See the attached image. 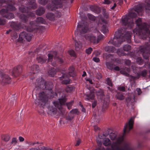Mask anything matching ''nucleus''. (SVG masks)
<instances>
[{
  "mask_svg": "<svg viewBox=\"0 0 150 150\" xmlns=\"http://www.w3.org/2000/svg\"><path fill=\"white\" fill-rule=\"evenodd\" d=\"M136 17L137 15L135 13L132 12H129L128 15L122 17V23L124 25H127L128 27L131 28L134 25V22L135 21L136 24L140 29L139 34L141 36L143 39L146 38L147 36H149L150 34V32L149 29V26L145 23L141 25V18H139L136 20Z\"/></svg>",
  "mask_w": 150,
  "mask_h": 150,
  "instance_id": "1",
  "label": "nucleus"
},
{
  "mask_svg": "<svg viewBox=\"0 0 150 150\" xmlns=\"http://www.w3.org/2000/svg\"><path fill=\"white\" fill-rule=\"evenodd\" d=\"M50 86L48 87L47 86L45 85V81L42 80L40 82L39 87L42 90L46 89V91L45 92L40 93L39 95V99H36L35 101V103L37 105L43 107L47 102L48 98L47 93L50 92V90L52 89V84L50 83Z\"/></svg>",
  "mask_w": 150,
  "mask_h": 150,
  "instance_id": "2",
  "label": "nucleus"
},
{
  "mask_svg": "<svg viewBox=\"0 0 150 150\" xmlns=\"http://www.w3.org/2000/svg\"><path fill=\"white\" fill-rule=\"evenodd\" d=\"M131 33L128 32L125 35L124 37L121 35V33L119 31H117L115 33V36L113 39L109 41V43H111L116 47L120 46L121 42L125 40L124 38H126L128 43L131 42Z\"/></svg>",
  "mask_w": 150,
  "mask_h": 150,
  "instance_id": "3",
  "label": "nucleus"
},
{
  "mask_svg": "<svg viewBox=\"0 0 150 150\" xmlns=\"http://www.w3.org/2000/svg\"><path fill=\"white\" fill-rule=\"evenodd\" d=\"M117 135L116 133H111L109 134L110 139L112 140L116 139L115 142H113L111 144V148L112 150H133L130 149L125 150V148L122 147L120 144L123 140L122 137H120L116 139Z\"/></svg>",
  "mask_w": 150,
  "mask_h": 150,
  "instance_id": "4",
  "label": "nucleus"
},
{
  "mask_svg": "<svg viewBox=\"0 0 150 150\" xmlns=\"http://www.w3.org/2000/svg\"><path fill=\"white\" fill-rule=\"evenodd\" d=\"M77 30L79 31L81 34H84L89 31V29L87 25H85L84 23L79 22L77 28ZM78 31L76 30L75 32V35H77Z\"/></svg>",
  "mask_w": 150,
  "mask_h": 150,
  "instance_id": "5",
  "label": "nucleus"
},
{
  "mask_svg": "<svg viewBox=\"0 0 150 150\" xmlns=\"http://www.w3.org/2000/svg\"><path fill=\"white\" fill-rule=\"evenodd\" d=\"M134 123V118L132 117L129 120L124 126V134L129 133L133 128Z\"/></svg>",
  "mask_w": 150,
  "mask_h": 150,
  "instance_id": "6",
  "label": "nucleus"
},
{
  "mask_svg": "<svg viewBox=\"0 0 150 150\" xmlns=\"http://www.w3.org/2000/svg\"><path fill=\"white\" fill-rule=\"evenodd\" d=\"M1 81L2 83H9L11 81V78L7 74L4 72L3 70L0 71Z\"/></svg>",
  "mask_w": 150,
  "mask_h": 150,
  "instance_id": "7",
  "label": "nucleus"
},
{
  "mask_svg": "<svg viewBox=\"0 0 150 150\" xmlns=\"http://www.w3.org/2000/svg\"><path fill=\"white\" fill-rule=\"evenodd\" d=\"M102 37L101 35H99L96 39V36L92 34H88L85 36V38L86 40L90 41L94 44L98 43L100 41L99 38Z\"/></svg>",
  "mask_w": 150,
  "mask_h": 150,
  "instance_id": "8",
  "label": "nucleus"
},
{
  "mask_svg": "<svg viewBox=\"0 0 150 150\" xmlns=\"http://www.w3.org/2000/svg\"><path fill=\"white\" fill-rule=\"evenodd\" d=\"M57 52H52L49 54L48 55V61L52 62V61L53 58L56 59L57 61L60 64L62 63L63 62V60L60 58L57 57Z\"/></svg>",
  "mask_w": 150,
  "mask_h": 150,
  "instance_id": "9",
  "label": "nucleus"
},
{
  "mask_svg": "<svg viewBox=\"0 0 150 150\" xmlns=\"http://www.w3.org/2000/svg\"><path fill=\"white\" fill-rule=\"evenodd\" d=\"M65 102L66 99L65 97H62V98L58 99V101L54 102L53 104L55 107L58 108L60 110L62 109V105Z\"/></svg>",
  "mask_w": 150,
  "mask_h": 150,
  "instance_id": "10",
  "label": "nucleus"
},
{
  "mask_svg": "<svg viewBox=\"0 0 150 150\" xmlns=\"http://www.w3.org/2000/svg\"><path fill=\"white\" fill-rule=\"evenodd\" d=\"M19 40L20 41L24 40H25L27 41H30L31 39V36L25 32L21 33L19 35Z\"/></svg>",
  "mask_w": 150,
  "mask_h": 150,
  "instance_id": "11",
  "label": "nucleus"
},
{
  "mask_svg": "<svg viewBox=\"0 0 150 150\" xmlns=\"http://www.w3.org/2000/svg\"><path fill=\"white\" fill-rule=\"evenodd\" d=\"M147 50L146 48L144 46H141L139 48V52H140L141 54L145 59H147L148 57V53L149 52H146Z\"/></svg>",
  "mask_w": 150,
  "mask_h": 150,
  "instance_id": "12",
  "label": "nucleus"
},
{
  "mask_svg": "<svg viewBox=\"0 0 150 150\" xmlns=\"http://www.w3.org/2000/svg\"><path fill=\"white\" fill-rule=\"evenodd\" d=\"M48 113L51 115H53L56 114L57 110L53 106H50L48 108Z\"/></svg>",
  "mask_w": 150,
  "mask_h": 150,
  "instance_id": "13",
  "label": "nucleus"
},
{
  "mask_svg": "<svg viewBox=\"0 0 150 150\" xmlns=\"http://www.w3.org/2000/svg\"><path fill=\"white\" fill-rule=\"evenodd\" d=\"M130 71L129 68H125L124 70L120 71V73L122 74L127 76H129V74L128 73Z\"/></svg>",
  "mask_w": 150,
  "mask_h": 150,
  "instance_id": "14",
  "label": "nucleus"
},
{
  "mask_svg": "<svg viewBox=\"0 0 150 150\" xmlns=\"http://www.w3.org/2000/svg\"><path fill=\"white\" fill-rule=\"evenodd\" d=\"M105 50L106 51L109 52H113L115 51L114 47L112 46H107L105 47Z\"/></svg>",
  "mask_w": 150,
  "mask_h": 150,
  "instance_id": "15",
  "label": "nucleus"
},
{
  "mask_svg": "<svg viewBox=\"0 0 150 150\" xmlns=\"http://www.w3.org/2000/svg\"><path fill=\"white\" fill-rule=\"evenodd\" d=\"M37 60L39 63L43 64L46 62V59L45 57H37Z\"/></svg>",
  "mask_w": 150,
  "mask_h": 150,
  "instance_id": "16",
  "label": "nucleus"
},
{
  "mask_svg": "<svg viewBox=\"0 0 150 150\" xmlns=\"http://www.w3.org/2000/svg\"><path fill=\"white\" fill-rule=\"evenodd\" d=\"M111 141L108 138H106L103 139V144L105 146H108L110 145Z\"/></svg>",
  "mask_w": 150,
  "mask_h": 150,
  "instance_id": "17",
  "label": "nucleus"
},
{
  "mask_svg": "<svg viewBox=\"0 0 150 150\" xmlns=\"http://www.w3.org/2000/svg\"><path fill=\"white\" fill-rule=\"evenodd\" d=\"M45 12V10L43 8H40L36 11V13L38 15H41L43 14Z\"/></svg>",
  "mask_w": 150,
  "mask_h": 150,
  "instance_id": "18",
  "label": "nucleus"
},
{
  "mask_svg": "<svg viewBox=\"0 0 150 150\" xmlns=\"http://www.w3.org/2000/svg\"><path fill=\"white\" fill-rule=\"evenodd\" d=\"M7 13V11L6 9H2L0 11V14L3 17L6 18Z\"/></svg>",
  "mask_w": 150,
  "mask_h": 150,
  "instance_id": "19",
  "label": "nucleus"
},
{
  "mask_svg": "<svg viewBox=\"0 0 150 150\" xmlns=\"http://www.w3.org/2000/svg\"><path fill=\"white\" fill-rule=\"evenodd\" d=\"M116 97L118 99L120 100H122L125 98V96L123 94L120 93H117L116 95Z\"/></svg>",
  "mask_w": 150,
  "mask_h": 150,
  "instance_id": "20",
  "label": "nucleus"
},
{
  "mask_svg": "<svg viewBox=\"0 0 150 150\" xmlns=\"http://www.w3.org/2000/svg\"><path fill=\"white\" fill-rule=\"evenodd\" d=\"M47 18L50 20H52L54 18V14L51 13H48L46 15Z\"/></svg>",
  "mask_w": 150,
  "mask_h": 150,
  "instance_id": "21",
  "label": "nucleus"
},
{
  "mask_svg": "<svg viewBox=\"0 0 150 150\" xmlns=\"http://www.w3.org/2000/svg\"><path fill=\"white\" fill-rule=\"evenodd\" d=\"M70 113L71 114L79 115V112L77 109H74L70 111Z\"/></svg>",
  "mask_w": 150,
  "mask_h": 150,
  "instance_id": "22",
  "label": "nucleus"
},
{
  "mask_svg": "<svg viewBox=\"0 0 150 150\" xmlns=\"http://www.w3.org/2000/svg\"><path fill=\"white\" fill-rule=\"evenodd\" d=\"M69 73L71 76H74L75 75L74 72V69L73 67H71L69 68Z\"/></svg>",
  "mask_w": 150,
  "mask_h": 150,
  "instance_id": "23",
  "label": "nucleus"
},
{
  "mask_svg": "<svg viewBox=\"0 0 150 150\" xmlns=\"http://www.w3.org/2000/svg\"><path fill=\"white\" fill-rule=\"evenodd\" d=\"M48 73L49 75L51 76H53L56 73L54 69V68H52L51 70L48 71Z\"/></svg>",
  "mask_w": 150,
  "mask_h": 150,
  "instance_id": "24",
  "label": "nucleus"
},
{
  "mask_svg": "<svg viewBox=\"0 0 150 150\" xmlns=\"http://www.w3.org/2000/svg\"><path fill=\"white\" fill-rule=\"evenodd\" d=\"M1 138L3 140L8 141L10 139V137L8 135H3L2 136Z\"/></svg>",
  "mask_w": 150,
  "mask_h": 150,
  "instance_id": "25",
  "label": "nucleus"
},
{
  "mask_svg": "<svg viewBox=\"0 0 150 150\" xmlns=\"http://www.w3.org/2000/svg\"><path fill=\"white\" fill-rule=\"evenodd\" d=\"M147 74V71L146 70H144L141 73V74L139 75L138 73H137V74L139 76L138 77V78H139L140 76L141 75L142 76L144 77Z\"/></svg>",
  "mask_w": 150,
  "mask_h": 150,
  "instance_id": "26",
  "label": "nucleus"
},
{
  "mask_svg": "<svg viewBox=\"0 0 150 150\" xmlns=\"http://www.w3.org/2000/svg\"><path fill=\"white\" fill-rule=\"evenodd\" d=\"M146 5L145 7L146 9L150 10V0H146Z\"/></svg>",
  "mask_w": 150,
  "mask_h": 150,
  "instance_id": "27",
  "label": "nucleus"
},
{
  "mask_svg": "<svg viewBox=\"0 0 150 150\" xmlns=\"http://www.w3.org/2000/svg\"><path fill=\"white\" fill-rule=\"evenodd\" d=\"M44 20L41 17H38L36 19V22L38 23H44Z\"/></svg>",
  "mask_w": 150,
  "mask_h": 150,
  "instance_id": "28",
  "label": "nucleus"
},
{
  "mask_svg": "<svg viewBox=\"0 0 150 150\" xmlns=\"http://www.w3.org/2000/svg\"><path fill=\"white\" fill-rule=\"evenodd\" d=\"M76 46V50L78 51L81 47V45L79 44L77 42L75 43Z\"/></svg>",
  "mask_w": 150,
  "mask_h": 150,
  "instance_id": "29",
  "label": "nucleus"
},
{
  "mask_svg": "<svg viewBox=\"0 0 150 150\" xmlns=\"http://www.w3.org/2000/svg\"><path fill=\"white\" fill-rule=\"evenodd\" d=\"M20 18L23 22H25L26 20L27 19V17L26 16H25L24 14H21L20 16Z\"/></svg>",
  "mask_w": 150,
  "mask_h": 150,
  "instance_id": "30",
  "label": "nucleus"
},
{
  "mask_svg": "<svg viewBox=\"0 0 150 150\" xmlns=\"http://www.w3.org/2000/svg\"><path fill=\"white\" fill-rule=\"evenodd\" d=\"M101 31L104 33H105L108 32V30L105 26L103 25Z\"/></svg>",
  "mask_w": 150,
  "mask_h": 150,
  "instance_id": "31",
  "label": "nucleus"
},
{
  "mask_svg": "<svg viewBox=\"0 0 150 150\" xmlns=\"http://www.w3.org/2000/svg\"><path fill=\"white\" fill-rule=\"evenodd\" d=\"M106 65L107 68L109 69L112 70L113 69L114 67L113 65L112 64L109 62H107L106 64Z\"/></svg>",
  "mask_w": 150,
  "mask_h": 150,
  "instance_id": "32",
  "label": "nucleus"
},
{
  "mask_svg": "<svg viewBox=\"0 0 150 150\" xmlns=\"http://www.w3.org/2000/svg\"><path fill=\"white\" fill-rule=\"evenodd\" d=\"M39 150H51V149L44 146H40L38 147Z\"/></svg>",
  "mask_w": 150,
  "mask_h": 150,
  "instance_id": "33",
  "label": "nucleus"
},
{
  "mask_svg": "<svg viewBox=\"0 0 150 150\" xmlns=\"http://www.w3.org/2000/svg\"><path fill=\"white\" fill-rule=\"evenodd\" d=\"M131 46L129 45H125L123 47V49L124 51H128L129 50H130L131 49Z\"/></svg>",
  "mask_w": 150,
  "mask_h": 150,
  "instance_id": "34",
  "label": "nucleus"
},
{
  "mask_svg": "<svg viewBox=\"0 0 150 150\" xmlns=\"http://www.w3.org/2000/svg\"><path fill=\"white\" fill-rule=\"evenodd\" d=\"M143 10V8L142 7H141L140 6H138L136 8V11L139 13V12H142Z\"/></svg>",
  "mask_w": 150,
  "mask_h": 150,
  "instance_id": "35",
  "label": "nucleus"
},
{
  "mask_svg": "<svg viewBox=\"0 0 150 150\" xmlns=\"http://www.w3.org/2000/svg\"><path fill=\"white\" fill-rule=\"evenodd\" d=\"M74 89V87H67L66 89V91L67 92H70Z\"/></svg>",
  "mask_w": 150,
  "mask_h": 150,
  "instance_id": "36",
  "label": "nucleus"
},
{
  "mask_svg": "<svg viewBox=\"0 0 150 150\" xmlns=\"http://www.w3.org/2000/svg\"><path fill=\"white\" fill-rule=\"evenodd\" d=\"M39 69V67L37 65H34L32 66V70L33 71H37Z\"/></svg>",
  "mask_w": 150,
  "mask_h": 150,
  "instance_id": "37",
  "label": "nucleus"
},
{
  "mask_svg": "<svg viewBox=\"0 0 150 150\" xmlns=\"http://www.w3.org/2000/svg\"><path fill=\"white\" fill-rule=\"evenodd\" d=\"M6 18L8 19H12L14 18V15L12 13H8L6 16Z\"/></svg>",
  "mask_w": 150,
  "mask_h": 150,
  "instance_id": "38",
  "label": "nucleus"
},
{
  "mask_svg": "<svg viewBox=\"0 0 150 150\" xmlns=\"http://www.w3.org/2000/svg\"><path fill=\"white\" fill-rule=\"evenodd\" d=\"M94 92H93V93H91V94L90 95H89V96H88V95H87V96L88 97V98H86V99L89 100V99H93L94 98Z\"/></svg>",
  "mask_w": 150,
  "mask_h": 150,
  "instance_id": "39",
  "label": "nucleus"
},
{
  "mask_svg": "<svg viewBox=\"0 0 150 150\" xmlns=\"http://www.w3.org/2000/svg\"><path fill=\"white\" fill-rule=\"evenodd\" d=\"M10 25L12 28H13L16 30L17 29V25L15 23L13 22H11L10 23Z\"/></svg>",
  "mask_w": 150,
  "mask_h": 150,
  "instance_id": "40",
  "label": "nucleus"
},
{
  "mask_svg": "<svg viewBox=\"0 0 150 150\" xmlns=\"http://www.w3.org/2000/svg\"><path fill=\"white\" fill-rule=\"evenodd\" d=\"M29 144L30 146H33L35 144H40L42 143H39L38 142H30Z\"/></svg>",
  "mask_w": 150,
  "mask_h": 150,
  "instance_id": "41",
  "label": "nucleus"
},
{
  "mask_svg": "<svg viewBox=\"0 0 150 150\" xmlns=\"http://www.w3.org/2000/svg\"><path fill=\"white\" fill-rule=\"evenodd\" d=\"M117 53L119 56H122L124 55L123 51L120 50V49L118 50L117 51Z\"/></svg>",
  "mask_w": 150,
  "mask_h": 150,
  "instance_id": "42",
  "label": "nucleus"
},
{
  "mask_svg": "<svg viewBox=\"0 0 150 150\" xmlns=\"http://www.w3.org/2000/svg\"><path fill=\"white\" fill-rule=\"evenodd\" d=\"M73 101H72L71 102L68 103H67V105L68 108L69 110L71 108V107L72 105Z\"/></svg>",
  "mask_w": 150,
  "mask_h": 150,
  "instance_id": "43",
  "label": "nucleus"
},
{
  "mask_svg": "<svg viewBox=\"0 0 150 150\" xmlns=\"http://www.w3.org/2000/svg\"><path fill=\"white\" fill-rule=\"evenodd\" d=\"M88 18L91 20L92 21H94L95 20V17L93 15L88 14Z\"/></svg>",
  "mask_w": 150,
  "mask_h": 150,
  "instance_id": "44",
  "label": "nucleus"
},
{
  "mask_svg": "<svg viewBox=\"0 0 150 150\" xmlns=\"http://www.w3.org/2000/svg\"><path fill=\"white\" fill-rule=\"evenodd\" d=\"M106 81L108 85L110 86H112V84L111 81L109 78H108L107 79Z\"/></svg>",
  "mask_w": 150,
  "mask_h": 150,
  "instance_id": "45",
  "label": "nucleus"
},
{
  "mask_svg": "<svg viewBox=\"0 0 150 150\" xmlns=\"http://www.w3.org/2000/svg\"><path fill=\"white\" fill-rule=\"evenodd\" d=\"M7 8L11 11L15 10L16 9L15 7L11 5H9L8 6Z\"/></svg>",
  "mask_w": 150,
  "mask_h": 150,
  "instance_id": "46",
  "label": "nucleus"
},
{
  "mask_svg": "<svg viewBox=\"0 0 150 150\" xmlns=\"http://www.w3.org/2000/svg\"><path fill=\"white\" fill-rule=\"evenodd\" d=\"M46 0H39V2L41 4L44 5L47 3Z\"/></svg>",
  "mask_w": 150,
  "mask_h": 150,
  "instance_id": "47",
  "label": "nucleus"
},
{
  "mask_svg": "<svg viewBox=\"0 0 150 150\" xmlns=\"http://www.w3.org/2000/svg\"><path fill=\"white\" fill-rule=\"evenodd\" d=\"M68 53L71 56H75V54L74 51L73 50H70L68 51Z\"/></svg>",
  "mask_w": 150,
  "mask_h": 150,
  "instance_id": "48",
  "label": "nucleus"
},
{
  "mask_svg": "<svg viewBox=\"0 0 150 150\" xmlns=\"http://www.w3.org/2000/svg\"><path fill=\"white\" fill-rule=\"evenodd\" d=\"M92 51V49L90 47L86 50V52L87 54H89L91 53Z\"/></svg>",
  "mask_w": 150,
  "mask_h": 150,
  "instance_id": "49",
  "label": "nucleus"
},
{
  "mask_svg": "<svg viewBox=\"0 0 150 150\" xmlns=\"http://www.w3.org/2000/svg\"><path fill=\"white\" fill-rule=\"evenodd\" d=\"M70 81L69 79H68L67 80H64L62 82V83L63 84H67L69 83H70Z\"/></svg>",
  "mask_w": 150,
  "mask_h": 150,
  "instance_id": "50",
  "label": "nucleus"
},
{
  "mask_svg": "<svg viewBox=\"0 0 150 150\" xmlns=\"http://www.w3.org/2000/svg\"><path fill=\"white\" fill-rule=\"evenodd\" d=\"M18 68L17 67H16L14 68L13 71V74H15L18 73Z\"/></svg>",
  "mask_w": 150,
  "mask_h": 150,
  "instance_id": "51",
  "label": "nucleus"
},
{
  "mask_svg": "<svg viewBox=\"0 0 150 150\" xmlns=\"http://www.w3.org/2000/svg\"><path fill=\"white\" fill-rule=\"evenodd\" d=\"M74 116H69L67 117L66 119L68 121H71V120L73 119L74 118Z\"/></svg>",
  "mask_w": 150,
  "mask_h": 150,
  "instance_id": "52",
  "label": "nucleus"
},
{
  "mask_svg": "<svg viewBox=\"0 0 150 150\" xmlns=\"http://www.w3.org/2000/svg\"><path fill=\"white\" fill-rule=\"evenodd\" d=\"M137 61L139 64H141L142 62V60L141 57H139L137 58Z\"/></svg>",
  "mask_w": 150,
  "mask_h": 150,
  "instance_id": "53",
  "label": "nucleus"
},
{
  "mask_svg": "<svg viewBox=\"0 0 150 150\" xmlns=\"http://www.w3.org/2000/svg\"><path fill=\"white\" fill-rule=\"evenodd\" d=\"M17 142L16 139L15 138H13L12 139L11 143L14 144H16Z\"/></svg>",
  "mask_w": 150,
  "mask_h": 150,
  "instance_id": "54",
  "label": "nucleus"
},
{
  "mask_svg": "<svg viewBox=\"0 0 150 150\" xmlns=\"http://www.w3.org/2000/svg\"><path fill=\"white\" fill-rule=\"evenodd\" d=\"M118 89L119 90L122 91H125V88L123 86L119 87Z\"/></svg>",
  "mask_w": 150,
  "mask_h": 150,
  "instance_id": "55",
  "label": "nucleus"
},
{
  "mask_svg": "<svg viewBox=\"0 0 150 150\" xmlns=\"http://www.w3.org/2000/svg\"><path fill=\"white\" fill-rule=\"evenodd\" d=\"M93 59L94 61L96 62H98L100 61L99 58L96 57H93Z\"/></svg>",
  "mask_w": 150,
  "mask_h": 150,
  "instance_id": "56",
  "label": "nucleus"
},
{
  "mask_svg": "<svg viewBox=\"0 0 150 150\" xmlns=\"http://www.w3.org/2000/svg\"><path fill=\"white\" fill-rule=\"evenodd\" d=\"M101 93H100L99 92H97V95L98 96H101L103 97V91H101Z\"/></svg>",
  "mask_w": 150,
  "mask_h": 150,
  "instance_id": "57",
  "label": "nucleus"
},
{
  "mask_svg": "<svg viewBox=\"0 0 150 150\" xmlns=\"http://www.w3.org/2000/svg\"><path fill=\"white\" fill-rule=\"evenodd\" d=\"M5 22L4 20L0 19V25L4 24L5 23Z\"/></svg>",
  "mask_w": 150,
  "mask_h": 150,
  "instance_id": "58",
  "label": "nucleus"
},
{
  "mask_svg": "<svg viewBox=\"0 0 150 150\" xmlns=\"http://www.w3.org/2000/svg\"><path fill=\"white\" fill-rule=\"evenodd\" d=\"M97 142L98 144L99 147H101V146L102 145L101 141L99 140H97Z\"/></svg>",
  "mask_w": 150,
  "mask_h": 150,
  "instance_id": "59",
  "label": "nucleus"
},
{
  "mask_svg": "<svg viewBox=\"0 0 150 150\" xmlns=\"http://www.w3.org/2000/svg\"><path fill=\"white\" fill-rule=\"evenodd\" d=\"M19 139L20 142H22L24 141V138L22 137H19Z\"/></svg>",
  "mask_w": 150,
  "mask_h": 150,
  "instance_id": "60",
  "label": "nucleus"
},
{
  "mask_svg": "<svg viewBox=\"0 0 150 150\" xmlns=\"http://www.w3.org/2000/svg\"><path fill=\"white\" fill-rule=\"evenodd\" d=\"M137 91L138 92V94L140 95L141 93V89L139 88H137L136 89Z\"/></svg>",
  "mask_w": 150,
  "mask_h": 150,
  "instance_id": "61",
  "label": "nucleus"
},
{
  "mask_svg": "<svg viewBox=\"0 0 150 150\" xmlns=\"http://www.w3.org/2000/svg\"><path fill=\"white\" fill-rule=\"evenodd\" d=\"M86 81H88L91 84H93V83L92 80L89 78L87 79H86Z\"/></svg>",
  "mask_w": 150,
  "mask_h": 150,
  "instance_id": "62",
  "label": "nucleus"
},
{
  "mask_svg": "<svg viewBox=\"0 0 150 150\" xmlns=\"http://www.w3.org/2000/svg\"><path fill=\"white\" fill-rule=\"evenodd\" d=\"M125 64L127 65H129L130 64V61L129 60H127L125 61Z\"/></svg>",
  "mask_w": 150,
  "mask_h": 150,
  "instance_id": "63",
  "label": "nucleus"
},
{
  "mask_svg": "<svg viewBox=\"0 0 150 150\" xmlns=\"http://www.w3.org/2000/svg\"><path fill=\"white\" fill-rule=\"evenodd\" d=\"M29 150H39V148H35V147H32L30 148Z\"/></svg>",
  "mask_w": 150,
  "mask_h": 150,
  "instance_id": "64",
  "label": "nucleus"
}]
</instances>
